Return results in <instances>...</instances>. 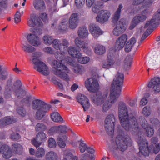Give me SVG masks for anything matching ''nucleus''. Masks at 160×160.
Wrapping results in <instances>:
<instances>
[{
    "label": "nucleus",
    "mask_w": 160,
    "mask_h": 160,
    "mask_svg": "<svg viewBox=\"0 0 160 160\" xmlns=\"http://www.w3.org/2000/svg\"><path fill=\"white\" fill-rule=\"evenodd\" d=\"M124 79L123 74L118 72L111 84L110 93L107 99L108 92H107L104 93L98 92L91 95V101L94 104L100 106L103 104L102 108L103 112L108 111L116 102L120 95Z\"/></svg>",
    "instance_id": "nucleus-1"
},
{
    "label": "nucleus",
    "mask_w": 160,
    "mask_h": 160,
    "mask_svg": "<svg viewBox=\"0 0 160 160\" xmlns=\"http://www.w3.org/2000/svg\"><path fill=\"white\" fill-rule=\"evenodd\" d=\"M118 116L122 126L127 131L132 134H137L140 131L137 118V117L132 114L128 115L127 106L125 102L120 101L118 106Z\"/></svg>",
    "instance_id": "nucleus-2"
},
{
    "label": "nucleus",
    "mask_w": 160,
    "mask_h": 160,
    "mask_svg": "<svg viewBox=\"0 0 160 160\" xmlns=\"http://www.w3.org/2000/svg\"><path fill=\"white\" fill-rule=\"evenodd\" d=\"M117 130L119 134L117 136L115 141H112L108 148L110 151L118 149L124 151L127 149L128 146L132 145V140L128 135H125L124 131L120 127H118Z\"/></svg>",
    "instance_id": "nucleus-3"
},
{
    "label": "nucleus",
    "mask_w": 160,
    "mask_h": 160,
    "mask_svg": "<svg viewBox=\"0 0 160 160\" xmlns=\"http://www.w3.org/2000/svg\"><path fill=\"white\" fill-rule=\"evenodd\" d=\"M123 7L122 4H119L118 8L112 18V22L114 24H117L116 27L113 31V33L115 36H118L124 32L127 27L125 19L122 18L118 22L120 18L121 9Z\"/></svg>",
    "instance_id": "nucleus-4"
},
{
    "label": "nucleus",
    "mask_w": 160,
    "mask_h": 160,
    "mask_svg": "<svg viewBox=\"0 0 160 160\" xmlns=\"http://www.w3.org/2000/svg\"><path fill=\"white\" fill-rule=\"evenodd\" d=\"M62 55L61 53L55 55V57L58 61L53 60L52 62V65L56 69L53 70L54 73L61 78L64 79H68V73L69 70L65 65L62 64L61 62L63 59Z\"/></svg>",
    "instance_id": "nucleus-5"
},
{
    "label": "nucleus",
    "mask_w": 160,
    "mask_h": 160,
    "mask_svg": "<svg viewBox=\"0 0 160 160\" xmlns=\"http://www.w3.org/2000/svg\"><path fill=\"white\" fill-rule=\"evenodd\" d=\"M91 77L88 79L85 82V85L88 90L94 93L98 90L99 85L98 81L99 75L96 70H92L91 72Z\"/></svg>",
    "instance_id": "nucleus-6"
},
{
    "label": "nucleus",
    "mask_w": 160,
    "mask_h": 160,
    "mask_svg": "<svg viewBox=\"0 0 160 160\" xmlns=\"http://www.w3.org/2000/svg\"><path fill=\"white\" fill-rule=\"evenodd\" d=\"M140 131L137 134L138 136V143L139 146L140 152L144 156H148L149 155V148L148 147V142L146 139H144L143 136H139L141 132V129L140 128ZM134 135V134H133Z\"/></svg>",
    "instance_id": "nucleus-7"
},
{
    "label": "nucleus",
    "mask_w": 160,
    "mask_h": 160,
    "mask_svg": "<svg viewBox=\"0 0 160 160\" xmlns=\"http://www.w3.org/2000/svg\"><path fill=\"white\" fill-rule=\"evenodd\" d=\"M32 62L34 64V68L44 76H47L50 72L48 68L45 63L39 59L34 58L32 59Z\"/></svg>",
    "instance_id": "nucleus-8"
},
{
    "label": "nucleus",
    "mask_w": 160,
    "mask_h": 160,
    "mask_svg": "<svg viewBox=\"0 0 160 160\" xmlns=\"http://www.w3.org/2000/svg\"><path fill=\"white\" fill-rule=\"evenodd\" d=\"M104 122V127L106 131L108 134L112 135L114 132L115 122L114 115L112 114L108 115L106 118Z\"/></svg>",
    "instance_id": "nucleus-9"
},
{
    "label": "nucleus",
    "mask_w": 160,
    "mask_h": 160,
    "mask_svg": "<svg viewBox=\"0 0 160 160\" xmlns=\"http://www.w3.org/2000/svg\"><path fill=\"white\" fill-rule=\"evenodd\" d=\"M46 139L45 133L42 132H39L34 140H32V142L33 144L37 148L45 141Z\"/></svg>",
    "instance_id": "nucleus-10"
},
{
    "label": "nucleus",
    "mask_w": 160,
    "mask_h": 160,
    "mask_svg": "<svg viewBox=\"0 0 160 160\" xmlns=\"http://www.w3.org/2000/svg\"><path fill=\"white\" fill-rule=\"evenodd\" d=\"M148 87L152 88L155 93L160 92V78L156 77L152 79L148 84Z\"/></svg>",
    "instance_id": "nucleus-11"
},
{
    "label": "nucleus",
    "mask_w": 160,
    "mask_h": 160,
    "mask_svg": "<svg viewBox=\"0 0 160 160\" xmlns=\"http://www.w3.org/2000/svg\"><path fill=\"white\" fill-rule=\"evenodd\" d=\"M75 43L78 47L82 48L86 54L89 55H91L92 51L91 49L88 48V43L78 38L75 39Z\"/></svg>",
    "instance_id": "nucleus-12"
},
{
    "label": "nucleus",
    "mask_w": 160,
    "mask_h": 160,
    "mask_svg": "<svg viewBox=\"0 0 160 160\" xmlns=\"http://www.w3.org/2000/svg\"><path fill=\"white\" fill-rule=\"evenodd\" d=\"M110 15L108 11H100L99 14L96 17V21L100 23H104L108 20Z\"/></svg>",
    "instance_id": "nucleus-13"
},
{
    "label": "nucleus",
    "mask_w": 160,
    "mask_h": 160,
    "mask_svg": "<svg viewBox=\"0 0 160 160\" xmlns=\"http://www.w3.org/2000/svg\"><path fill=\"white\" fill-rule=\"evenodd\" d=\"M128 37L126 34H123L117 40L115 45V49L119 50L125 46L127 41Z\"/></svg>",
    "instance_id": "nucleus-14"
},
{
    "label": "nucleus",
    "mask_w": 160,
    "mask_h": 160,
    "mask_svg": "<svg viewBox=\"0 0 160 160\" xmlns=\"http://www.w3.org/2000/svg\"><path fill=\"white\" fill-rule=\"evenodd\" d=\"M89 29L91 34L95 38H97L103 34V31L95 24H90L89 26Z\"/></svg>",
    "instance_id": "nucleus-15"
},
{
    "label": "nucleus",
    "mask_w": 160,
    "mask_h": 160,
    "mask_svg": "<svg viewBox=\"0 0 160 160\" xmlns=\"http://www.w3.org/2000/svg\"><path fill=\"white\" fill-rule=\"evenodd\" d=\"M77 100L82 106L84 111L89 108L90 106L89 100L86 96L82 94L79 95L77 97Z\"/></svg>",
    "instance_id": "nucleus-16"
},
{
    "label": "nucleus",
    "mask_w": 160,
    "mask_h": 160,
    "mask_svg": "<svg viewBox=\"0 0 160 160\" xmlns=\"http://www.w3.org/2000/svg\"><path fill=\"white\" fill-rule=\"evenodd\" d=\"M50 105L40 99H36L32 101L31 107L33 110L36 111Z\"/></svg>",
    "instance_id": "nucleus-17"
},
{
    "label": "nucleus",
    "mask_w": 160,
    "mask_h": 160,
    "mask_svg": "<svg viewBox=\"0 0 160 160\" xmlns=\"http://www.w3.org/2000/svg\"><path fill=\"white\" fill-rule=\"evenodd\" d=\"M27 39L30 44L35 47H38L41 43V39L34 34H28L27 37Z\"/></svg>",
    "instance_id": "nucleus-18"
},
{
    "label": "nucleus",
    "mask_w": 160,
    "mask_h": 160,
    "mask_svg": "<svg viewBox=\"0 0 160 160\" xmlns=\"http://www.w3.org/2000/svg\"><path fill=\"white\" fill-rule=\"evenodd\" d=\"M51 107V106L50 105L48 106L45 107L43 108L37 110L35 114L36 119L38 120H41L44 117L47 112L50 109Z\"/></svg>",
    "instance_id": "nucleus-19"
},
{
    "label": "nucleus",
    "mask_w": 160,
    "mask_h": 160,
    "mask_svg": "<svg viewBox=\"0 0 160 160\" xmlns=\"http://www.w3.org/2000/svg\"><path fill=\"white\" fill-rule=\"evenodd\" d=\"M79 17L77 13L72 14L69 20V27L72 29L76 28L78 26Z\"/></svg>",
    "instance_id": "nucleus-20"
},
{
    "label": "nucleus",
    "mask_w": 160,
    "mask_h": 160,
    "mask_svg": "<svg viewBox=\"0 0 160 160\" xmlns=\"http://www.w3.org/2000/svg\"><path fill=\"white\" fill-rule=\"evenodd\" d=\"M0 152L3 157L8 158L12 156V152L9 147L7 145H3L0 148Z\"/></svg>",
    "instance_id": "nucleus-21"
},
{
    "label": "nucleus",
    "mask_w": 160,
    "mask_h": 160,
    "mask_svg": "<svg viewBox=\"0 0 160 160\" xmlns=\"http://www.w3.org/2000/svg\"><path fill=\"white\" fill-rule=\"evenodd\" d=\"M12 78L10 77L7 81V84L5 88L4 94L6 98L11 97L12 93Z\"/></svg>",
    "instance_id": "nucleus-22"
},
{
    "label": "nucleus",
    "mask_w": 160,
    "mask_h": 160,
    "mask_svg": "<svg viewBox=\"0 0 160 160\" xmlns=\"http://www.w3.org/2000/svg\"><path fill=\"white\" fill-rule=\"evenodd\" d=\"M33 6L35 9L40 11H44L46 9V6L43 0H34Z\"/></svg>",
    "instance_id": "nucleus-23"
},
{
    "label": "nucleus",
    "mask_w": 160,
    "mask_h": 160,
    "mask_svg": "<svg viewBox=\"0 0 160 160\" xmlns=\"http://www.w3.org/2000/svg\"><path fill=\"white\" fill-rule=\"evenodd\" d=\"M16 119L10 116L5 117L0 119V126L4 127L7 125L14 123Z\"/></svg>",
    "instance_id": "nucleus-24"
},
{
    "label": "nucleus",
    "mask_w": 160,
    "mask_h": 160,
    "mask_svg": "<svg viewBox=\"0 0 160 160\" xmlns=\"http://www.w3.org/2000/svg\"><path fill=\"white\" fill-rule=\"evenodd\" d=\"M41 21L39 18H36L35 15L33 13L30 15V19L29 20L28 24L31 27H33L35 26L41 25Z\"/></svg>",
    "instance_id": "nucleus-25"
},
{
    "label": "nucleus",
    "mask_w": 160,
    "mask_h": 160,
    "mask_svg": "<svg viewBox=\"0 0 160 160\" xmlns=\"http://www.w3.org/2000/svg\"><path fill=\"white\" fill-rule=\"evenodd\" d=\"M67 141V138L65 134H60L57 138V142L59 146L62 148H64L66 145V142Z\"/></svg>",
    "instance_id": "nucleus-26"
},
{
    "label": "nucleus",
    "mask_w": 160,
    "mask_h": 160,
    "mask_svg": "<svg viewBox=\"0 0 160 160\" xmlns=\"http://www.w3.org/2000/svg\"><path fill=\"white\" fill-rule=\"evenodd\" d=\"M136 42V40L134 38H132L128 41L125 47V51L127 52L131 51Z\"/></svg>",
    "instance_id": "nucleus-27"
},
{
    "label": "nucleus",
    "mask_w": 160,
    "mask_h": 160,
    "mask_svg": "<svg viewBox=\"0 0 160 160\" xmlns=\"http://www.w3.org/2000/svg\"><path fill=\"white\" fill-rule=\"evenodd\" d=\"M79 48L77 49V48L73 47H70L67 50L69 54L72 57L77 58L78 56L79 53Z\"/></svg>",
    "instance_id": "nucleus-28"
},
{
    "label": "nucleus",
    "mask_w": 160,
    "mask_h": 160,
    "mask_svg": "<svg viewBox=\"0 0 160 160\" xmlns=\"http://www.w3.org/2000/svg\"><path fill=\"white\" fill-rule=\"evenodd\" d=\"M79 37L82 38H86L88 36V30L84 27L79 28L78 30Z\"/></svg>",
    "instance_id": "nucleus-29"
},
{
    "label": "nucleus",
    "mask_w": 160,
    "mask_h": 160,
    "mask_svg": "<svg viewBox=\"0 0 160 160\" xmlns=\"http://www.w3.org/2000/svg\"><path fill=\"white\" fill-rule=\"evenodd\" d=\"M132 58L130 55L127 56L125 59L123 64V68L126 70H129L131 67Z\"/></svg>",
    "instance_id": "nucleus-30"
},
{
    "label": "nucleus",
    "mask_w": 160,
    "mask_h": 160,
    "mask_svg": "<svg viewBox=\"0 0 160 160\" xmlns=\"http://www.w3.org/2000/svg\"><path fill=\"white\" fill-rule=\"evenodd\" d=\"M46 160H59V158L58 154L53 151L47 152L46 155Z\"/></svg>",
    "instance_id": "nucleus-31"
},
{
    "label": "nucleus",
    "mask_w": 160,
    "mask_h": 160,
    "mask_svg": "<svg viewBox=\"0 0 160 160\" xmlns=\"http://www.w3.org/2000/svg\"><path fill=\"white\" fill-rule=\"evenodd\" d=\"M158 24V22L153 17V18L150 21L147 22L144 26V28H155Z\"/></svg>",
    "instance_id": "nucleus-32"
},
{
    "label": "nucleus",
    "mask_w": 160,
    "mask_h": 160,
    "mask_svg": "<svg viewBox=\"0 0 160 160\" xmlns=\"http://www.w3.org/2000/svg\"><path fill=\"white\" fill-rule=\"evenodd\" d=\"M69 45V43L66 39H62L60 46V51L64 53L67 52Z\"/></svg>",
    "instance_id": "nucleus-33"
},
{
    "label": "nucleus",
    "mask_w": 160,
    "mask_h": 160,
    "mask_svg": "<svg viewBox=\"0 0 160 160\" xmlns=\"http://www.w3.org/2000/svg\"><path fill=\"white\" fill-rule=\"evenodd\" d=\"M103 5V2L101 1L95 2L92 8V12L94 13H98L100 12V10L102 8Z\"/></svg>",
    "instance_id": "nucleus-34"
},
{
    "label": "nucleus",
    "mask_w": 160,
    "mask_h": 160,
    "mask_svg": "<svg viewBox=\"0 0 160 160\" xmlns=\"http://www.w3.org/2000/svg\"><path fill=\"white\" fill-rule=\"evenodd\" d=\"M63 160H78L76 156H74L71 152L66 150L64 152V157Z\"/></svg>",
    "instance_id": "nucleus-35"
},
{
    "label": "nucleus",
    "mask_w": 160,
    "mask_h": 160,
    "mask_svg": "<svg viewBox=\"0 0 160 160\" xmlns=\"http://www.w3.org/2000/svg\"><path fill=\"white\" fill-rule=\"evenodd\" d=\"M69 63L71 65L73 66V70L76 73H81L82 72L83 68L81 65L72 62Z\"/></svg>",
    "instance_id": "nucleus-36"
},
{
    "label": "nucleus",
    "mask_w": 160,
    "mask_h": 160,
    "mask_svg": "<svg viewBox=\"0 0 160 160\" xmlns=\"http://www.w3.org/2000/svg\"><path fill=\"white\" fill-rule=\"evenodd\" d=\"M51 116L52 119L55 122H61L63 121L62 118L58 112H56L52 113L51 115Z\"/></svg>",
    "instance_id": "nucleus-37"
},
{
    "label": "nucleus",
    "mask_w": 160,
    "mask_h": 160,
    "mask_svg": "<svg viewBox=\"0 0 160 160\" xmlns=\"http://www.w3.org/2000/svg\"><path fill=\"white\" fill-rule=\"evenodd\" d=\"M13 92L15 95L19 98L22 97L26 94L25 91L22 88L15 89Z\"/></svg>",
    "instance_id": "nucleus-38"
},
{
    "label": "nucleus",
    "mask_w": 160,
    "mask_h": 160,
    "mask_svg": "<svg viewBox=\"0 0 160 160\" xmlns=\"http://www.w3.org/2000/svg\"><path fill=\"white\" fill-rule=\"evenodd\" d=\"M114 61L108 59L107 61L104 62L102 65L103 68L108 69L111 68L114 64Z\"/></svg>",
    "instance_id": "nucleus-39"
},
{
    "label": "nucleus",
    "mask_w": 160,
    "mask_h": 160,
    "mask_svg": "<svg viewBox=\"0 0 160 160\" xmlns=\"http://www.w3.org/2000/svg\"><path fill=\"white\" fill-rule=\"evenodd\" d=\"M43 42L46 45H50L53 41L52 37L48 35H46L42 38Z\"/></svg>",
    "instance_id": "nucleus-40"
},
{
    "label": "nucleus",
    "mask_w": 160,
    "mask_h": 160,
    "mask_svg": "<svg viewBox=\"0 0 160 160\" xmlns=\"http://www.w3.org/2000/svg\"><path fill=\"white\" fill-rule=\"evenodd\" d=\"M160 150V144H158L154 145V146H151L149 147V152H152L156 154L158 153Z\"/></svg>",
    "instance_id": "nucleus-41"
},
{
    "label": "nucleus",
    "mask_w": 160,
    "mask_h": 160,
    "mask_svg": "<svg viewBox=\"0 0 160 160\" xmlns=\"http://www.w3.org/2000/svg\"><path fill=\"white\" fill-rule=\"evenodd\" d=\"M95 51L98 54L102 55L105 52V49L103 46L98 45L95 48Z\"/></svg>",
    "instance_id": "nucleus-42"
},
{
    "label": "nucleus",
    "mask_w": 160,
    "mask_h": 160,
    "mask_svg": "<svg viewBox=\"0 0 160 160\" xmlns=\"http://www.w3.org/2000/svg\"><path fill=\"white\" fill-rule=\"evenodd\" d=\"M76 58L78 59V62L81 63L85 64L87 63L89 60V58L87 57H82L81 53Z\"/></svg>",
    "instance_id": "nucleus-43"
},
{
    "label": "nucleus",
    "mask_w": 160,
    "mask_h": 160,
    "mask_svg": "<svg viewBox=\"0 0 160 160\" xmlns=\"http://www.w3.org/2000/svg\"><path fill=\"white\" fill-rule=\"evenodd\" d=\"M12 145L14 148L16 153L19 154L22 153V145L18 143L13 144Z\"/></svg>",
    "instance_id": "nucleus-44"
},
{
    "label": "nucleus",
    "mask_w": 160,
    "mask_h": 160,
    "mask_svg": "<svg viewBox=\"0 0 160 160\" xmlns=\"http://www.w3.org/2000/svg\"><path fill=\"white\" fill-rule=\"evenodd\" d=\"M78 142H80L79 144V148L80 152L82 153L85 152L87 150L88 147L86 143H84L83 141L82 140L78 141Z\"/></svg>",
    "instance_id": "nucleus-45"
},
{
    "label": "nucleus",
    "mask_w": 160,
    "mask_h": 160,
    "mask_svg": "<svg viewBox=\"0 0 160 160\" xmlns=\"http://www.w3.org/2000/svg\"><path fill=\"white\" fill-rule=\"evenodd\" d=\"M23 48L25 52L31 53L36 50L34 48L29 44L27 45L23 44Z\"/></svg>",
    "instance_id": "nucleus-46"
},
{
    "label": "nucleus",
    "mask_w": 160,
    "mask_h": 160,
    "mask_svg": "<svg viewBox=\"0 0 160 160\" xmlns=\"http://www.w3.org/2000/svg\"><path fill=\"white\" fill-rule=\"evenodd\" d=\"M90 158L91 160H94V155H92L91 156L87 153L82 154L80 157L81 160H88Z\"/></svg>",
    "instance_id": "nucleus-47"
},
{
    "label": "nucleus",
    "mask_w": 160,
    "mask_h": 160,
    "mask_svg": "<svg viewBox=\"0 0 160 160\" xmlns=\"http://www.w3.org/2000/svg\"><path fill=\"white\" fill-rule=\"evenodd\" d=\"M46 129V126L42 123H38L35 127L36 130L37 131H44Z\"/></svg>",
    "instance_id": "nucleus-48"
},
{
    "label": "nucleus",
    "mask_w": 160,
    "mask_h": 160,
    "mask_svg": "<svg viewBox=\"0 0 160 160\" xmlns=\"http://www.w3.org/2000/svg\"><path fill=\"white\" fill-rule=\"evenodd\" d=\"M68 28V22L65 20H63L59 24V29L61 30L65 31Z\"/></svg>",
    "instance_id": "nucleus-49"
},
{
    "label": "nucleus",
    "mask_w": 160,
    "mask_h": 160,
    "mask_svg": "<svg viewBox=\"0 0 160 160\" xmlns=\"http://www.w3.org/2000/svg\"><path fill=\"white\" fill-rule=\"evenodd\" d=\"M31 98V97L30 96H27L26 98H24L21 101V103L23 104L29 106L31 101L30 100Z\"/></svg>",
    "instance_id": "nucleus-50"
},
{
    "label": "nucleus",
    "mask_w": 160,
    "mask_h": 160,
    "mask_svg": "<svg viewBox=\"0 0 160 160\" xmlns=\"http://www.w3.org/2000/svg\"><path fill=\"white\" fill-rule=\"evenodd\" d=\"M22 86V84L21 81L19 80H16L13 83L12 90L13 91L15 89H18L21 88Z\"/></svg>",
    "instance_id": "nucleus-51"
},
{
    "label": "nucleus",
    "mask_w": 160,
    "mask_h": 160,
    "mask_svg": "<svg viewBox=\"0 0 160 160\" xmlns=\"http://www.w3.org/2000/svg\"><path fill=\"white\" fill-rule=\"evenodd\" d=\"M8 73L6 70H2L0 74V79L2 80H6L8 77Z\"/></svg>",
    "instance_id": "nucleus-52"
},
{
    "label": "nucleus",
    "mask_w": 160,
    "mask_h": 160,
    "mask_svg": "<svg viewBox=\"0 0 160 160\" xmlns=\"http://www.w3.org/2000/svg\"><path fill=\"white\" fill-rule=\"evenodd\" d=\"M139 119L141 120V121H140V123L142 127L144 129H146L148 127V124L147 121L144 118H143L140 116L139 117Z\"/></svg>",
    "instance_id": "nucleus-53"
},
{
    "label": "nucleus",
    "mask_w": 160,
    "mask_h": 160,
    "mask_svg": "<svg viewBox=\"0 0 160 160\" xmlns=\"http://www.w3.org/2000/svg\"><path fill=\"white\" fill-rule=\"evenodd\" d=\"M52 44V45L55 49L56 50H60V46L61 44V42L59 40L55 39L53 40Z\"/></svg>",
    "instance_id": "nucleus-54"
},
{
    "label": "nucleus",
    "mask_w": 160,
    "mask_h": 160,
    "mask_svg": "<svg viewBox=\"0 0 160 160\" xmlns=\"http://www.w3.org/2000/svg\"><path fill=\"white\" fill-rule=\"evenodd\" d=\"M45 154V151L42 148H39L35 153V155L37 157H41L43 156Z\"/></svg>",
    "instance_id": "nucleus-55"
},
{
    "label": "nucleus",
    "mask_w": 160,
    "mask_h": 160,
    "mask_svg": "<svg viewBox=\"0 0 160 160\" xmlns=\"http://www.w3.org/2000/svg\"><path fill=\"white\" fill-rule=\"evenodd\" d=\"M17 110L18 114L22 116H24L26 114V110L22 106L18 107Z\"/></svg>",
    "instance_id": "nucleus-56"
},
{
    "label": "nucleus",
    "mask_w": 160,
    "mask_h": 160,
    "mask_svg": "<svg viewBox=\"0 0 160 160\" xmlns=\"http://www.w3.org/2000/svg\"><path fill=\"white\" fill-rule=\"evenodd\" d=\"M48 146L51 148H54L56 147V142L53 138H50L48 140Z\"/></svg>",
    "instance_id": "nucleus-57"
},
{
    "label": "nucleus",
    "mask_w": 160,
    "mask_h": 160,
    "mask_svg": "<svg viewBox=\"0 0 160 160\" xmlns=\"http://www.w3.org/2000/svg\"><path fill=\"white\" fill-rule=\"evenodd\" d=\"M152 31H151L149 29H148L146 31L144 32L143 34L141 40H140L139 43H142V42L149 35L151 32Z\"/></svg>",
    "instance_id": "nucleus-58"
},
{
    "label": "nucleus",
    "mask_w": 160,
    "mask_h": 160,
    "mask_svg": "<svg viewBox=\"0 0 160 160\" xmlns=\"http://www.w3.org/2000/svg\"><path fill=\"white\" fill-rule=\"evenodd\" d=\"M115 50H116L115 49V50L112 49H109V52L108 55V59L114 60V55L115 54Z\"/></svg>",
    "instance_id": "nucleus-59"
},
{
    "label": "nucleus",
    "mask_w": 160,
    "mask_h": 160,
    "mask_svg": "<svg viewBox=\"0 0 160 160\" xmlns=\"http://www.w3.org/2000/svg\"><path fill=\"white\" fill-rule=\"evenodd\" d=\"M136 18V19L138 21V22L139 23L140 22H143L146 20L147 18V16L146 15L144 14H141L139 16H135L134 17Z\"/></svg>",
    "instance_id": "nucleus-60"
},
{
    "label": "nucleus",
    "mask_w": 160,
    "mask_h": 160,
    "mask_svg": "<svg viewBox=\"0 0 160 160\" xmlns=\"http://www.w3.org/2000/svg\"><path fill=\"white\" fill-rule=\"evenodd\" d=\"M146 129V134L148 137H151L153 135L154 132L153 128L148 127Z\"/></svg>",
    "instance_id": "nucleus-61"
},
{
    "label": "nucleus",
    "mask_w": 160,
    "mask_h": 160,
    "mask_svg": "<svg viewBox=\"0 0 160 160\" xmlns=\"http://www.w3.org/2000/svg\"><path fill=\"white\" fill-rule=\"evenodd\" d=\"M136 18L134 17L129 26V28L131 30L133 29L137 24L139 23L138 21L136 19Z\"/></svg>",
    "instance_id": "nucleus-62"
},
{
    "label": "nucleus",
    "mask_w": 160,
    "mask_h": 160,
    "mask_svg": "<svg viewBox=\"0 0 160 160\" xmlns=\"http://www.w3.org/2000/svg\"><path fill=\"white\" fill-rule=\"evenodd\" d=\"M143 113L146 116H149L151 113L150 107H145L143 109Z\"/></svg>",
    "instance_id": "nucleus-63"
},
{
    "label": "nucleus",
    "mask_w": 160,
    "mask_h": 160,
    "mask_svg": "<svg viewBox=\"0 0 160 160\" xmlns=\"http://www.w3.org/2000/svg\"><path fill=\"white\" fill-rule=\"evenodd\" d=\"M150 121L152 125L155 126H159L160 122L157 119L152 118L151 119Z\"/></svg>",
    "instance_id": "nucleus-64"
}]
</instances>
